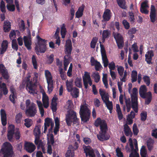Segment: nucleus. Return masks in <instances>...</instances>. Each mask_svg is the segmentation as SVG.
<instances>
[{"mask_svg": "<svg viewBox=\"0 0 157 157\" xmlns=\"http://www.w3.org/2000/svg\"><path fill=\"white\" fill-rule=\"evenodd\" d=\"M94 125L96 126L100 127V128L99 133L97 135V138L99 140L104 141L109 139V136L106 132L108 130L107 125L105 120L98 118L95 121Z\"/></svg>", "mask_w": 157, "mask_h": 157, "instance_id": "nucleus-1", "label": "nucleus"}, {"mask_svg": "<svg viewBox=\"0 0 157 157\" xmlns=\"http://www.w3.org/2000/svg\"><path fill=\"white\" fill-rule=\"evenodd\" d=\"M72 50V43L71 40H67L65 46V52L66 54L64 57V69L67 70V67L72 59L70 55Z\"/></svg>", "mask_w": 157, "mask_h": 157, "instance_id": "nucleus-2", "label": "nucleus"}, {"mask_svg": "<svg viewBox=\"0 0 157 157\" xmlns=\"http://www.w3.org/2000/svg\"><path fill=\"white\" fill-rule=\"evenodd\" d=\"M99 92L103 102L105 104L107 108L109 110L110 113H111L113 109V103L112 101L109 100L108 94L104 90L101 89H99Z\"/></svg>", "mask_w": 157, "mask_h": 157, "instance_id": "nucleus-3", "label": "nucleus"}, {"mask_svg": "<svg viewBox=\"0 0 157 157\" xmlns=\"http://www.w3.org/2000/svg\"><path fill=\"white\" fill-rule=\"evenodd\" d=\"M80 114L81 120L83 122H86L88 120L90 114V111L89 107L86 104L81 105Z\"/></svg>", "mask_w": 157, "mask_h": 157, "instance_id": "nucleus-4", "label": "nucleus"}, {"mask_svg": "<svg viewBox=\"0 0 157 157\" xmlns=\"http://www.w3.org/2000/svg\"><path fill=\"white\" fill-rule=\"evenodd\" d=\"M42 101L43 104L39 100H37L36 102L41 116L43 117L44 113L43 105L45 108H47L49 106V99L48 96L47 95L42 97Z\"/></svg>", "mask_w": 157, "mask_h": 157, "instance_id": "nucleus-5", "label": "nucleus"}, {"mask_svg": "<svg viewBox=\"0 0 157 157\" xmlns=\"http://www.w3.org/2000/svg\"><path fill=\"white\" fill-rule=\"evenodd\" d=\"M129 143L131 150L129 157H140L139 154L138 152V149L136 140L134 139L132 140L131 138H130L129 140Z\"/></svg>", "mask_w": 157, "mask_h": 157, "instance_id": "nucleus-6", "label": "nucleus"}, {"mask_svg": "<svg viewBox=\"0 0 157 157\" xmlns=\"http://www.w3.org/2000/svg\"><path fill=\"white\" fill-rule=\"evenodd\" d=\"M13 134L14 137L16 140H18L20 139L21 134L19 130L18 129H16L14 132V125H10L8 127V131L7 135L8 139L10 141H13Z\"/></svg>", "mask_w": 157, "mask_h": 157, "instance_id": "nucleus-7", "label": "nucleus"}, {"mask_svg": "<svg viewBox=\"0 0 157 157\" xmlns=\"http://www.w3.org/2000/svg\"><path fill=\"white\" fill-rule=\"evenodd\" d=\"M44 75L48 84V92L50 94L53 90V86L54 82L53 80V77L51 73L49 71L45 70Z\"/></svg>", "mask_w": 157, "mask_h": 157, "instance_id": "nucleus-8", "label": "nucleus"}, {"mask_svg": "<svg viewBox=\"0 0 157 157\" xmlns=\"http://www.w3.org/2000/svg\"><path fill=\"white\" fill-rule=\"evenodd\" d=\"M34 77L33 79V82H32L30 80H28L26 85V89L29 92L33 94L36 93V91L35 90V83L36 82L38 78V75L37 73H35L34 74Z\"/></svg>", "mask_w": 157, "mask_h": 157, "instance_id": "nucleus-9", "label": "nucleus"}, {"mask_svg": "<svg viewBox=\"0 0 157 157\" xmlns=\"http://www.w3.org/2000/svg\"><path fill=\"white\" fill-rule=\"evenodd\" d=\"M12 149V147L11 144L8 142H5L3 144L0 151V155L3 154L8 156L11 155Z\"/></svg>", "mask_w": 157, "mask_h": 157, "instance_id": "nucleus-10", "label": "nucleus"}, {"mask_svg": "<svg viewBox=\"0 0 157 157\" xmlns=\"http://www.w3.org/2000/svg\"><path fill=\"white\" fill-rule=\"evenodd\" d=\"M46 41L44 40H36L35 41V49L37 54L39 52L41 53L44 52L46 49Z\"/></svg>", "mask_w": 157, "mask_h": 157, "instance_id": "nucleus-11", "label": "nucleus"}, {"mask_svg": "<svg viewBox=\"0 0 157 157\" xmlns=\"http://www.w3.org/2000/svg\"><path fill=\"white\" fill-rule=\"evenodd\" d=\"M66 121L68 126L71 125L72 122L74 124L77 123L78 121L76 113L72 111L69 112L66 115Z\"/></svg>", "mask_w": 157, "mask_h": 157, "instance_id": "nucleus-12", "label": "nucleus"}, {"mask_svg": "<svg viewBox=\"0 0 157 157\" xmlns=\"http://www.w3.org/2000/svg\"><path fill=\"white\" fill-rule=\"evenodd\" d=\"M82 79L85 88H87L88 84L90 86L92 85V81L90 78V73L85 71L84 75L82 76Z\"/></svg>", "mask_w": 157, "mask_h": 157, "instance_id": "nucleus-13", "label": "nucleus"}, {"mask_svg": "<svg viewBox=\"0 0 157 157\" xmlns=\"http://www.w3.org/2000/svg\"><path fill=\"white\" fill-rule=\"evenodd\" d=\"M34 134L35 136V143L39 146H41L42 142L40 140L39 138L40 134V127L39 126H36L34 130Z\"/></svg>", "mask_w": 157, "mask_h": 157, "instance_id": "nucleus-14", "label": "nucleus"}, {"mask_svg": "<svg viewBox=\"0 0 157 157\" xmlns=\"http://www.w3.org/2000/svg\"><path fill=\"white\" fill-rule=\"evenodd\" d=\"M37 112L36 108L34 103H32L31 106H29L25 110L26 115L29 117H33Z\"/></svg>", "mask_w": 157, "mask_h": 157, "instance_id": "nucleus-15", "label": "nucleus"}, {"mask_svg": "<svg viewBox=\"0 0 157 157\" xmlns=\"http://www.w3.org/2000/svg\"><path fill=\"white\" fill-rule=\"evenodd\" d=\"M112 17V13L109 9H105L102 15L103 19L102 22L106 23L111 19Z\"/></svg>", "mask_w": 157, "mask_h": 157, "instance_id": "nucleus-16", "label": "nucleus"}, {"mask_svg": "<svg viewBox=\"0 0 157 157\" xmlns=\"http://www.w3.org/2000/svg\"><path fill=\"white\" fill-rule=\"evenodd\" d=\"M101 51V54L102 60L105 67H106L108 65V61L105 53V48L103 45L100 44Z\"/></svg>", "mask_w": 157, "mask_h": 157, "instance_id": "nucleus-17", "label": "nucleus"}, {"mask_svg": "<svg viewBox=\"0 0 157 157\" xmlns=\"http://www.w3.org/2000/svg\"><path fill=\"white\" fill-rule=\"evenodd\" d=\"M83 148L86 157H95L93 150L89 146H83Z\"/></svg>", "mask_w": 157, "mask_h": 157, "instance_id": "nucleus-18", "label": "nucleus"}, {"mask_svg": "<svg viewBox=\"0 0 157 157\" xmlns=\"http://www.w3.org/2000/svg\"><path fill=\"white\" fill-rule=\"evenodd\" d=\"M132 107L136 113L138 112V97H131Z\"/></svg>", "mask_w": 157, "mask_h": 157, "instance_id": "nucleus-19", "label": "nucleus"}, {"mask_svg": "<svg viewBox=\"0 0 157 157\" xmlns=\"http://www.w3.org/2000/svg\"><path fill=\"white\" fill-rule=\"evenodd\" d=\"M20 33L19 31L13 30L10 32L9 37L10 39H12L15 38L16 36H17L18 37L17 39H22V37L20 36Z\"/></svg>", "mask_w": 157, "mask_h": 157, "instance_id": "nucleus-20", "label": "nucleus"}, {"mask_svg": "<svg viewBox=\"0 0 157 157\" xmlns=\"http://www.w3.org/2000/svg\"><path fill=\"white\" fill-rule=\"evenodd\" d=\"M147 89L144 85L140 86L139 89V94L140 96L143 98H145L147 96L148 92H147Z\"/></svg>", "mask_w": 157, "mask_h": 157, "instance_id": "nucleus-21", "label": "nucleus"}, {"mask_svg": "<svg viewBox=\"0 0 157 157\" xmlns=\"http://www.w3.org/2000/svg\"><path fill=\"white\" fill-rule=\"evenodd\" d=\"M25 150L29 153L33 152L36 148L35 145L31 143L26 142L25 143Z\"/></svg>", "mask_w": 157, "mask_h": 157, "instance_id": "nucleus-22", "label": "nucleus"}, {"mask_svg": "<svg viewBox=\"0 0 157 157\" xmlns=\"http://www.w3.org/2000/svg\"><path fill=\"white\" fill-rule=\"evenodd\" d=\"M154 55L153 52L152 50H149L147 52L145 55V60L148 63L150 64L151 62L152 57Z\"/></svg>", "mask_w": 157, "mask_h": 157, "instance_id": "nucleus-23", "label": "nucleus"}, {"mask_svg": "<svg viewBox=\"0 0 157 157\" xmlns=\"http://www.w3.org/2000/svg\"><path fill=\"white\" fill-rule=\"evenodd\" d=\"M148 7L149 6L147 4V2L146 1L144 2L141 4L140 8V12L143 13H144L145 14H148L149 11L146 8Z\"/></svg>", "mask_w": 157, "mask_h": 157, "instance_id": "nucleus-24", "label": "nucleus"}, {"mask_svg": "<svg viewBox=\"0 0 157 157\" xmlns=\"http://www.w3.org/2000/svg\"><path fill=\"white\" fill-rule=\"evenodd\" d=\"M0 114L2 124L3 126H5L7 123V120L6 113L4 109L1 110Z\"/></svg>", "mask_w": 157, "mask_h": 157, "instance_id": "nucleus-25", "label": "nucleus"}, {"mask_svg": "<svg viewBox=\"0 0 157 157\" xmlns=\"http://www.w3.org/2000/svg\"><path fill=\"white\" fill-rule=\"evenodd\" d=\"M91 65L95 66V69L96 71H98L101 68V66L99 62H98L94 59L91 57L90 59Z\"/></svg>", "mask_w": 157, "mask_h": 157, "instance_id": "nucleus-26", "label": "nucleus"}, {"mask_svg": "<svg viewBox=\"0 0 157 157\" xmlns=\"http://www.w3.org/2000/svg\"><path fill=\"white\" fill-rule=\"evenodd\" d=\"M10 90L11 94L10 95L9 98L10 100L14 103L16 98V92L15 89L13 86L10 87Z\"/></svg>", "mask_w": 157, "mask_h": 157, "instance_id": "nucleus-27", "label": "nucleus"}, {"mask_svg": "<svg viewBox=\"0 0 157 157\" xmlns=\"http://www.w3.org/2000/svg\"><path fill=\"white\" fill-rule=\"evenodd\" d=\"M57 96L55 95L52 99L51 103V108L53 112H55L57 109Z\"/></svg>", "mask_w": 157, "mask_h": 157, "instance_id": "nucleus-28", "label": "nucleus"}, {"mask_svg": "<svg viewBox=\"0 0 157 157\" xmlns=\"http://www.w3.org/2000/svg\"><path fill=\"white\" fill-rule=\"evenodd\" d=\"M2 78H0V91H3L4 94H6L8 93V90L6 87V85L4 83H2Z\"/></svg>", "mask_w": 157, "mask_h": 157, "instance_id": "nucleus-29", "label": "nucleus"}, {"mask_svg": "<svg viewBox=\"0 0 157 157\" xmlns=\"http://www.w3.org/2000/svg\"><path fill=\"white\" fill-rule=\"evenodd\" d=\"M11 23L8 21H6L4 22L3 30L5 32H8L11 29Z\"/></svg>", "mask_w": 157, "mask_h": 157, "instance_id": "nucleus-30", "label": "nucleus"}, {"mask_svg": "<svg viewBox=\"0 0 157 157\" xmlns=\"http://www.w3.org/2000/svg\"><path fill=\"white\" fill-rule=\"evenodd\" d=\"M124 131L125 134L126 136L132 137V131L129 126L126 124L124 125Z\"/></svg>", "mask_w": 157, "mask_h": 157, "instance_id": "nucleus-31", "label": "nucleus"}, {"mask_svg": "<svg viewBox=\"0 0 157 157\" xmlns=\"http://www.w3.org/2000/svg\"><path fill=\"white\" fill-rule=\"evenodd\" d=\"M50 125L51 126V129H52L54 125L52 120L49 118H46L45 120L44 125L48 127Z\"/></svg>", "mask_w": 157, "mask_h": 157, "instance_id": "nucleus-32", "label": "nucleus"}, {"mask_svg": "<svg viewBox=\"0 0 157 157\" xmlns=\"http://www.w3.org/2000/svg\"><path fill=\"white\" fill-rule=\"evenodd\" d=\"M55 127L54 130V133L55 134H56L59 131V118L56 117L55 118Z\"/></svg>", "mask_w": 157, "mask_h": 157, "instance_id": "nucleus-33", "label": "nucleus"}, {"mask_svg": "<svg viewBox=\"0 0 157 157\" xmlns=\"http://www.w3.org/2000/svg\"><path fill=\"white\" fill-rule=\"evenodd\" d=\"M84 9L83 7H80L78 10L75 13V17L77 18H79L81 17L83 15V13Z\"/></svg>", "mask_w": 157, "mask_h": 157, "instance_id": "nucleus-34", "label": "nucleus"}, {"mask_svg": "<svg viewBox=\"0 0 157 157\" xmlns=\"http://www.w3.org/2000/svg\"><path fill=\"white\" fill-rule=\"evenodd\" d=\"M8 47V42L6 40L3 41L2 44V49L1 54H3L6 50Z\"/></svg>", "mask_w": 157, "mask_h": 157, "instance_id": "nucleus-35", "label": "nucleus"}, {"mask_svg": "<svg viewBox=\"0 0 157 157\" xmlns=\"http://www.w3.org/2000/svg\"><path fill=\"white\" fill-rule=\"evenodd\" d=\"M116 107L118 118L119 120H121L123 118V115L121 112L120 107L118 104H117L116 105Z\"/></svg>", "mask_w": 157, "mask_h": 157, "instance_id": "nucleus-36", "label": "nucleus"}, {"mask_svg": "<svg viewBox=\"0 0 157 157\" xmlns=\"http://www.w3.org/2000/svg\"><path fill=\"white\" fill-rule=\"evenodd\" d=\"M66 85L67 90L68 92H71L72 88L73 81L71 79L67 80L66 81Z\"/></svg>", "mask_w": 157, "mask_h": 157, "instance_id": "nucleus-37", "label": "nucleus"}, {"mask_svg": "<svg viewBox=\"0 0 157 157\" xmlns=\"http://www.w3.org/2000/svg\"><path fill=\"white\" fill-rule=\"evenodd\" d=\"M73 97L76 98L78 97L79 94L78 89L75 87L73 88L70 92Z\"/></svg>", "mask_w": 157, "mask_h": 157, "instance_id": "nucleus-38", "label": "nucleus"}, {"mask_svg": "<svg viewBox=\"0 0 157 157\" xmlns=\"http://www.w3.org/2000/svg\"><path fill=\"white\" fill-rule=\"evenodd\" d=\"M137 30L135 28H132L130 29L128 32V34L129 36V37L130 39H132L134 37V34L136 33Z\"/></svg>", "mask_w": 157, "mask_h": 157, "instance_id": "nucleus-39", "label": "nucleus"}, {"mask_svg": "<svg viewBox=\"0 0 157 157\" xmlns=\"http://www.w3.org/2000/svg\"><path fill=\"white\" fill-rule=\"evenodd\" d=\"M66 29L64 24H63L61 27L60 33L62 38L63 39L65 38L66 35Z\"/></svg>", "mask_w": 157, "mask_h": 157, "instance_id": "nucleus-40", "label": "nucleus"}, {"mask_svg": "<svg viewBox=\"0 0 157 157\" xmlns=\"http://www.w3.org/2000/svg\"><path fill=\"white\" fill-rule=\"evenodd\" d=\"M154 143V140L151 138H149L147 140V146L149 150L151 151L152 150L153 147Z\"/></svg>", "mask_w": 157, "mask_h": 157, "instance_id": "nucleus-41", "label": "nucleus"}, {"mask_svg": "<svg viewBox=\"0 0 157 157\" xmlns=\"http://www.w3.org/2000/svg\"><path fill=\"white\" fill-rule=\"evenodd\" d=\"M91 76L94 79L95 82H98L99 81L100 77L98 72H93Z\"/></svg>", "mask_w": 157, "mask_h": 157, "instance_id": "nucleus-42", "label": "nucleus"}, {"mask_svg": "<svg viewBox=\"0 0 157 157\" xmlns=\"http://www.w3.org/2000/svg\"><path fill=\"white\" fill-rule=\"evenodd\" d=\"M117 3L119 6L122 9H126L127 8L125 0H118L117 1Z\"/></svg>", "mask_w": 157, "mask_h": 157, "instance_id": "nucleus-43", "label": "nucleus"}, {"mask_svg": "<svg viewBox=\"0 0 157 157\" xmlns=\"http://www.w3.org/2000/svg\"><path fill=\"white\" fill-rule=\"evenodd\" d=\"M140 154L141 157H147V150L145 146H143L140 150Z\"/></svg>", "mask_w": 157, "mask_h": 157, "instance_id": "nucleus-44", "label": "nucleus"}, {"mask_svg": "<svg viewBox=\"0 0 157 157\" xmlns=\"http://www.w3.org/2000/svg\"><path fill=\"white\" fill-rule=\"evenodd\" d=\"M110 31L109 30H104L102 33V39H105L109 37L110 35Z\"/></svg>", "mask_w": 157, "mask_h": 157, "instance_id": "nucleus-45", "label": "nucleus"}, {"mask_svg": "<svg viewBox=\"0 0 157 157\" xmlns=\"http://www.w3.org/2000/svg\"><path fill=\"white\" fill-rule=\"evenodd\" d=\"M25 125L27 128L30 127L33 124V121L30 119L27 118L24 120Z\"/></svg>", "mask_w": 157, "mask_h": 157, "instance_id": "nucleus-46", "label": "nucleus"}, {"mask_svg": "<svg viewBox=\"0 0 157 157\" xmlns=\"http://www.w3.org/2000/svg\"><path fill=\"white\" fill-rule=\"evenodd\" d=\"M147 94L148 95L145 98H146L145 104L146 105H148L149 104L152 99V95L151 92H148Z\"/></svg>", "mask_w": 157, "mask_h": 157, "instance_id": "nucleus-47", "label": "nucleus"}, {"mask_svg": "<svg viewBox=\"0 0 157 157\" xmlns=\"http://www.w3.org/2000/svg\"><path fill=\"white\" fill-rule=\"evenodd\" d=\"M137 73L136 71H133L132 72V82H136L137 79Z\"/></svg>", "mask_w": 157, "mask_h": 157, "instance_id": "nucleus-48", "label": "nucleus"}, {"mask_svg": "<svg viewBox=\"0 0 157 157\" xmlns=\"http://www.w3.org/2000/svg\"><path fill=\"white\" fill-rule=\"evenodd\" d=\"M22 117V113H19L16 116L15 121L17 124H19L21 123V118Z\"/></svg>", "mask_w": 157, "mask_h": 157, "instance_id": "nucleus-49", "label": "nucleus"}, {"mask_svg": "<svg viewBox=\"0 0 157 157\" xmlns=\"http://www.w3.org/2000/svg\"><path fill=\"white\" fill-rule=\"evenodd\" d=\"M75 83L76 86L80 88L82 87V78H77L75 81Z\"/></svg>", "mask_w": 157, "mask_h": 157, "instance_id": "nucleus-50", "label": "nucleus"}, {"mask_svg": "<svg viewBox=\"0 0 157 157\" xmlns=\"http://www.w3.org/2000/svg\"><path fill=\"white\" fill-rule=\"evenodd\" d=\"M131 97H138V91L137 89L136 88H134L132 91H130Z\"/></svg>", "mask_w": 157, "mask_h": 157, "instance_id": "nucleus-51", "label": "nucleus"}, {"mask_svg": "<svg viewBox=\"0 0 157 157\" xmlns=\"http://www.w3.org/2000/svg\"><path fill=\"white\" fill-rule=\"evenodd\" d=\"M31 59L34 68L35 69H36L37 68V64L36 57L35 56L33 55L32 56Z\"/></svg>", "mask_w": 157, "mask_h": 157, "instance_id": "nucleus-52", "label": "nucleus"}, {"mask_svg": "<svg viewBox=\"0 0 157 157\" xmlns=\"http://www.w3.org/2000/svg\"><path fill=\"white\" fill-rule=\"evenodd\" d=\"M47 139L48 143L53 144L54 143L53 135L52 134L49 133L47 135Z\"/></svg>", "mask_w": 157, "mask_h": 157, "instance_id": "nucleus-53", "label": "nucleus"}, {"mask_svg": "<svg viewBox=\"0 0 157 157\" xmlns=\"http://www.w3.org/2000/svg\"><path fill=\"white\" fill-rule=\"evenodd\" d=\"M59 27H57L54 35L52 37L53 39H60V37L59 36Z\"/></svg>", "mask_w": 157, "mask_h": 157, "instance_id": "nucleus-54", "label": "nucleus"}, {"mask_svg": "<svg viewBox=\"0 0 157 157\" xmlns=\"http://www.w3.org/2000/svg\"><path fill=\"white\" fill-rule=\"evenodd\" d=\"M107 75L106 74H103L102 81L106 88L107 87L108 81L107 78Z\"/></svg>", "mask_w": 157, "mask_h": 157, "instance_id": "nucleus-55", "label": "nucleus"}, {"mask_svg": "<svg viewBox=\"0 0 157 157\" xmlns=\"http://www.w3.org/2000/svg\"><path fill=\"white\" fill-rule=\"evenodd\" d=\"M59 72L60 74V77L63 80H65L66 79V75L65 72L63 71V70L62 68L59 69Z\"/></svg>", "mask_w": 157, "mask_h": 157, "instance_id": "nucleus-56", "label": "nucleus"}, {"mask_svg": "<svg viewBox=\"0 0 157 157\" xmlns=\"http://www.w3.org/2000/svg\"><path fill=\"white\" fill-rule=\"evenodd\" d=\"M116 42L118 48L120 49L122 48L124 45L123 40H116Z\"/></svg>", "mask_w": 157, "mask_h": 157, "instance_id": "nucleus-57", "label": "nucleus"}, {"mask_svg": "<svg viewBox=\"0 0 157 157\" xmlns=\"http://www.w3.org/2000/svg\"><path fill=\"white\" fill-rule=\"evenodd\" d=\"M74 153L73 151L68 150L65 154L66 157H74Z\"/></svg>", "mask_w": 157, "mask_h": 157, "instance_id": "nucleus-58", "label": "nucleus"}, {"mask_svg": "<svg viewBox=\"0 0 157 157\" xmlns=\"http://www.w3.org/2000/svg\"><path fill=\"white\" fill-rule=\"evenodd\" d=\"M113 34L115 39H123L122 36L119 33H113Z\"/></svg>", "mask_w": 157, "mask_h": 157, "instance_id": "nucleus-59", "label": "nucleus"}, {"mask_svg": "<svg viewBox=\"0 0 157 157\" xmlns=\"http://www.w3.org/2000/svg\"><path fill=\"white\" fill-rule=\"evenodd\" d=\"M24 44L25 46L28 49H30V46L31 45V41L30 40H24Z\"/></svg>", "mask_w": 157, "mask_h": 157, "instance_id": "nucleus-60", "label": "nucleus"}, {"mask_svg": "<svg viewBox=\"0 0 157 157\" xmlns=\"http://www.w3.org/2000/svg\"><path fill=\"white\" fill-rule=\"evenodd\" d=\"M6 7L8 10L10 11L13 12L15 10V6L14 5L7 4L6 5Z\"/></svg>", "mask_w": 157, "mask_h": 157, "instance_id": "nucleus-61", "label": "nucleus"}, {"mask_svg": "<svg viewBox=\"0 0 157 157\" xmlns=\"http://www.w3.org/2000/svg\"><path fill=\"white\" fill-rule=\"evenodd\" d=\"M143 79L145 83L147 86H149L150 83V79L148 76L145 75L143 77Z\"/></svg>", "mask_w": 157, "mask_h": 157, "instance_id": "nucleus-62", "label": "nucleus"}, {"mask_svg": "<svg viewBox=\"0 0 157 157\" xmlns=\"http://www.w3.org/2000/svg\"><path fill=\"white\" fill-rule=\"evenodd\" d=\"M126 104L127 107V112H129L130 111L131 108V102L129 99L126 100Z\"/></svg>", "mask_w": 157, "mask_h": 157, "instance_id": "nucleus-63", "label": "nucleus"}, {"mask_svg": "<svg viewBox=\"0 0 157 157\" xmlns=\"http://www.w3.org/2000/svg\"><path fill=\"white\" fill-rule=\"evenodd\" d=\"M117 71L119 74L121 76H122L124 71V68L123 67L121 66L118 67L117 68Z\"/></svg>", "mask_w": 157, "mask_h": 157, "instance_id": "nucleus-64", "label": "nucleus"}]
</instances>
